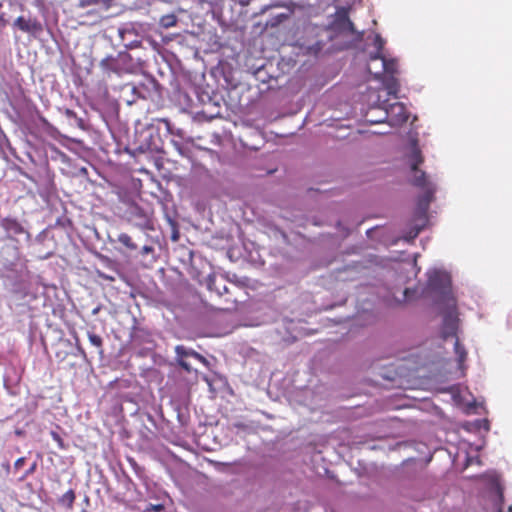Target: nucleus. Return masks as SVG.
<instances>
[{
    "instance_id": "f257e3e1",
    "label": "nucleus",
    "mask_w": 512,
    "mask_h": 512,
    "mask_svg": "<svg viewBox=\"0 0 512 512\" xmlns=\"http://www.w3.org/2000/svg\"><path fill=\"white\" fill-rule=\"evenodd\" d=\"M424 159L421 151L416 142L412 144L411 153L409 156L410 167L413 172V185L424 190L423 194L418 198L417 210L425 216L431 201L433 200L435 187L427 179L426 173L419 169V166L423 163Z\"/></svg>"
},
{
    "instance_id": "f03ea898",
    "label": "nucleus",
    "mask_w": 512,
    "mask_h": 512,
    "mask_svg": "<svg viewBox=\"0 0 512 512\" xmlns=\"http://www.w3.org/2000/svg\"><path fill=\"white\" fill-rule=\"evenodd\" d=\"M440 305L443 308V338L456 336L458 316L455 297H448L447 302L440 303Z\"/></svg>"
},
{
    "instance_id": "7ed1b4c3",
    "label": "nucleus",
    "mask_w": 512,
    "mask_h": 512,
    "mask_svg": "<svg viewBox=\"0 0 512 512\" xmlns=\"http://www.w3.org/2000/svg\"><path fill=\"white\" fill-rule=\"evenodd\" d=\"M0 227L5 231L6 238L12 240L14 242V256L16 259H19L20 256V248H19V240L16 236L25 235L27 240H30V233L25 227L16 219L12 217H5L0 220Z\"/></svg>"
},
{
    "instance_id": "20e7f679",
    "label": "nucleus",
    "mask_w": 512,
    "mask_h": 512,
    "mask_svg": "<svg viewBox=\"0 0 512 512\" xmlns=\"http://www.w3.org/2000/svg\"><path fill=\"white\" fill-rule=\"evenodd\" d=\"M428 288L439 293L438 303L447 302L448 297H454L451 289V281L447 274L435 271L429 275Z\"/></svg>"
},
{
    "instance_id": "39448f33",
    "label": "nucleus",
    "mask_w": 512,
    "mask_h": 512,
    "mask_svg": "<svg viewBox=\"0 0 512 512\" xmlns=\"http://www.w3.org/2000/svg\"><path fill=\"white\" fill-rule=\"evenodd\" d=\"M376 79L381 78L383 74L393 75L397 72V62L394 59H386L383 54L374 53L370 55V63L367 67Z\"/></svg>"
},
{
    "instance_id": "423d86ee",
    "label": "nucleus",
    "mask_w": 512,
    "mask_h": 512,
    "mask_svg": "<svg viewBox=\"0 0 512 512\" xmlns=\"http://www.w3.org/2000/svg\"><path fill=\"white\" fill-rule=\"evenodd\" d=\"M128 221L141 230H154L152 211L137 204H131L127 210Z\"/></svg>"
},
{
    "instance_id": "0eeeda50",
    "label": "nucleus",
    "mask_w": 512,
    "mask_h": 512,
    "mask_svg": "<svg viewBox=\"0 0 512 512\" xmlns=\"http://www.w3.org/2000/svg\"><path fill=\"white\" fill-rule=\"evenodd\" d=\"M131 57L128 53H119L117 56H107L100 61V68L106 74H122L129 71L128 65Z\"/></svg>"
},
{
    "instance_id": "6e6552de",
    "label": "nucleus",
    "mask_w": 512,
    "mask_h": 512,
    "mask_svg": "<svg viewBox=\"0 0 512 512\" xmlns=\"http://www.w3.org/2000/svg\"><path fill=\"white\" fill-rule=\"evenodd\" d=\"M385 116L391 126L401 125L409 118L405 105L400 102L392 103L385 108Z\"/></svg>"
},
{
    "instance_id": "1a4fd4ad",
    "label": "nucleus",
    "mask_w": 512,
    "mask_h": 512,
    "mask_svg": "<svg viewBox=\"0 0 512 512\" xmlns=\"http://www.w3.org/2000/svg\"><path fill=\"white\" fill-rule=\"evenodd\" d=\"M13 26L34 37L43 32V25L37 18H25L24 16H19L14 20Z\"/></svg>"
},
{
    "instance_id": "9d476101",
    "label": "nucleus",
    "mask_w": 512,
    "mask_h": 512,
    "mask_svg": "<svg viewBox=\"0 0 512 512\" xmlns=\"http://www.w3.org/2000/svg\"><path fill=\"white\" fill-rule=\"evenodd\" d=\"M175 352L178 357V363H179L180 367L183 368L187 372H190L192 369H191L190 364L184 360L185 357L193 356L200 361H205V358L201 354H199L198 352L192 351V350L190 351L183 345L176 346Z\"/></svg>"
},
{
    "instance_id": "9b49d317",
    "label": "nucleus",
    "mask_w": 512,
    "mask_h": 512,
    "mask_svg": "<svg viewBox=\"0 0 512 512\" xmlns=\"http://www.w3.org/2000/svg\"><path fill=\"white\" fill-rule=\"evenodd\" d=\"M30 292V284L24 279L17 280L11 289L12 297L15 300H25Z\"/></svg>"
},
{
    "instance_id": "f8f14e48",
    "label": "nucleus",
    "mask_w": 512,
    "mask_h": 512,
    "mask_svg": "<svg viewBox=\"0 0 512 512\" xmlns=\"http://www.w3.org/2000/svg\"><path fill=\"white\" fill-rule=\"evenodd\" d=\"M75 498V492L72 489H70L60 497L59 503L65 506L67 509H72Z\"/></svg>"
},
{
    "instance_id": "ddd939ff",
    "label": "nucleus",
    "mask_w": 512,
    "mask_h": 512,
    "mask_svg": "<svg viewBox=\"0 0 512 512\" xmlns=\"http://www.w3.org/2000/svg\"><path fill=\"white\" fill-rule=\"evenodd\" d=\"M117 240L129 251H135L138 248L137 245L133 242L132 238L127 233L119 234Z\"/></svg>"
},
{
    "instance_id": "4468645a",
    "label": "nucleus",
    "mask_w": 512,
    "mask_h": 512,
    "mask_svg": "<svg viewBox=\"0 0 512 512\" xmlns=\"http://www.w3.org/2000/svg\"><path fill=\"white\" fill-rule=\"evenodd\" d=\"M454 350L458 357V363L460 366H462V364L465 362L467 358V352L465 347L460 343L458 338H456L455 340Z\"/></svg>"
},
{
    "instance_id": "2eb2a0df",
    "label": "nucleus",
    "mask_w": 512,
    "mask_h": 512,
    "mask_svg": "<svg viewBox=\"0 0 512 512\" xmlns=\"http://www.w3.org/2000/svg\"><path fill=\"white\" fill-rule=\"evenodd\" d=\"M177 23V18L175 15L173 14H167V15H164L161 17L160 19V24L161 26H163L164 28H170V27H173L175 26Z\"/></svg>"
},
{
    "instance_id": "dca6fc26",
    "label": "nucleus",
    "mask_w": 512,
    "mask_h": 512,
    "mask_svg": "<svg viewBox=\"0 0 512 512\" xmlns=\"http://www.w3.org/2000/svg\"><path fill=\"white\" fill-rule=\"evenodd\" d=\"M63 113L67 118L75 120L78 127L82 128V129L84 128V120L81 117H78L76 112H74L73 110H71L69 108H65L63 110Z\"/></svg>"
},
{
    "instance_id": "f3484780",
    "label": "nucleus",
    "mask_w": 512,
    "mask_h": 512,
    "mask_svg": "<svg viewBox=\"0 0 512 512\" xmlns=\"http://www.w3.org/2000/svg\"><path fill=\"white\" fill-rule=\"evenodd\" d=\"M208 289L211 291H215L218 295H222L223 293L228 292V288L226 285H223L221 289V286H217L215 278L212 277H209L208 279Z\"/></svg>"
},
{
    "instance_id": "a211bd4d",
    "label": "nucleus",
    "mask_w": 512,
    "mask_h": 512,
    "mask_svg": "<svg viewBox=\"0 0 512 512\" xmlns=\"http://www.w3.org/2000/svg\"><path fill=\"white\" fill-rule=\"evenodd\" d=\"M88 339L90 341V343L95 346L96 348L99 349V352L102 353L103 350H102V346H103V340L102 338L95 334V333H92V332H89L88 333Z\"/></svg>"
},
{
    "instance_id": "6ab92c4d",
    "label": "nucleus",
    "mask_w": 512,
    "mask_h": 512,
    "mask_svg": "<svg viewBox=\"0 0 512 512\" xmlns=\"http://www.w3.org/2000/svg\"><path fill=\"white\" fill-rule=\"evenodd\" d=\"M50 435L60 449L63 450L66 448L63 438L56 431H51Z\"/></svg>"
},
{
    "instance_id": "aec40b11",
    "label": "nucleus",
    "mask_w": 512,
    "mask_h": 512,
    "mask_svg": "<svg viewBox=\"0 0 512 512\" xmlns=\"http://www.w3.org/2000/svg\"><path fill=\"white\" fill-rule=\"evenodd\" d=\"M384 44H385V41L383 40V38L380 35H376L375 39H374V45L377 48L376 53L382 54Z\"/></svg>"
},
{
    "instance_id": "412c9836",
    "label": "nucleus",
    "mask_w": 512,
    "mask_h": 512,
    "mask_svg": "<svg viewBox=\"0 0 512 512\" xmlns=\"http://www.w3.org/2000/svg\"><path fill=\"white\" fill-rule=\"evenodd\" d=\"M37 463L33 462L29 469L26 470V472L23 474V476L20 478V480L26 479L29 475L33 474L36 470Z\"/></svg>"
},
{
    "instance_id": "4be33fe9",
    "label": "nucleus",
    "mask_w": 512,
    "mask_h": 512,
    "mask_svg": "<svg viewBox=\"0 0 512 512\" xmlns=\"http://www.w3.org/2000/svg\"><path fill=\"white\" fill-rule=\"evenodd\" d=\"M25 462H26L25 457L18 458L14 463V469L19 470L20 468H22L24 466Z\"/></svg>"
},
{
    "instance_id": "5701e85b",
    "label": "nucleus",
    "mask_w": 512,
    "mask_h": 512,
    "mask_svg": "<svg viewBox=\"0 0 512 512\" xmlns=\"http://www.w3.org/2000/svg\"><path fill=\"white\" fill-rule=\"evenodd\" d=\"M153 250H154V249H153V247H152V246L145 245V246H143V247H142V249H141V254H142V255H147V254H149V253H152V252H153Z\"/></svg>"
},
{
    "instance_id": "b1692460",
    "label": "nucleus",
    "mask_w": 512,
    "mask_h": 512,
    "mask_svg": "<svg viewBox=\"0 0 512 512\" xmlns=\"http://www.w3.org/2000/svg\"><path fill=\"white\" fill-rule=\"evenodd\" d=\"M96 3H97V0H82L81 5L86 6V5L96 4Z\"/></svg>"
},
{
    "instance_id": "393cba45",
    "label": "nucleus",
    "mask_w": 512,
    "mask_h": 512,
    "mask_svg": "<svg viewBox=\"0 0 512 512\" xmlns=\"http://www.w3.org/2000/svg\"><path fill=\"white\" fill-rule=\"evenodd\" d=\"M409 293H410V289L406 288V289L404 290V295H405V297H406V298L408 297V294H409Z\"/></svg>"
},
{
    "instance_id": "a878e982",
    "label": "nucleus",
    "mask_w": 512,
    "mask_h": 512,
    "mask_svg": "<svg viewBox=\"0 0 512 512\" xmlns=\"http://www.w3.org/2000/svg\"><path fill=\"white\" fill-rule=\"evenodd\" d=\"M347 22H348L349 27L352 29L353 28V23L348 18H347Z\"/></svg>"
},
{
    "instance_id": "bb28decb",
    "label": "nucleus",
    "mask_w": 512,
    "mask_h": 512,
    "mask_svg": "<svg viewBox=\"0 0 512 512\" xmlns=\"http://www.w3.org/2000/svg\"><path fill=\"white\" fill-rule=\"evenodd\" d=\"M419 231H420V229H417V230L415 231V233H414L413 237H416V236L418 235Z\"/></svg>"
},
{
    "instance_id": "cd10ccee",
    "label": "nucleus",
    "mask_w": 512,
    "mask_h": 512,
    "mask_svg": "<svg viewBox=\"0 0 512 512\" xmlns=\"http://www.w3.org/2000/svg\"><path fill=\"white\" fill-rule=\"evenodd\" d=\"M4 468H7V469H9V468H10V465H9V463H7L6 465H4Z\"/></svg>"
},
{
    "instance_id": "c85d7f7f",
    "label": "nucleus",
    "mask_w": 512,
    "mask_h": 512,
    "mask_svg": "<svg viewBox=\"0 0 512 512\" xmlns=\"http://www.w3.org/2000/svg\"><path fill=\"white\" fill-rule=\"evenodd\" d=\"M389 93H392V87L389 86Z\"/></svg>"
}]
</instances>
